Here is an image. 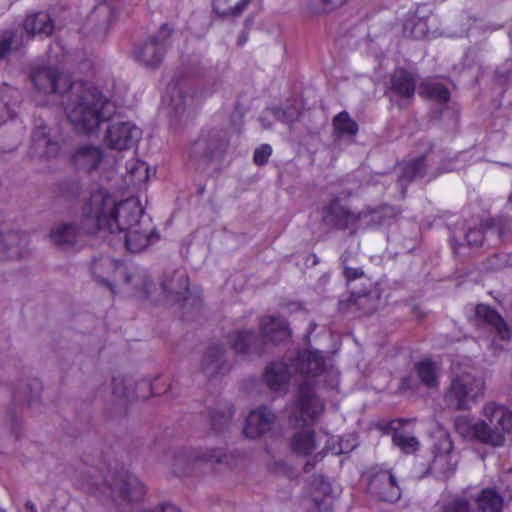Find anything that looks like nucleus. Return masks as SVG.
Returning <instances> with one entry per match:
<instances>
[{"label":"nucleus","mask_w":512,"mask_h":512,"mask_svg":"<svg viewBox=\"0 0 512 512\" xmlns=\"http://www.w3.org/2000/svg\"><path fill=\"white\" fill-rule=\"evenodd\" d=\"M512 266V254L501 252L493 255L487 261V270L498 271Z\"/></svg>","instance_id":"obj_49"},{"label":"nucleus","mask_w":512,"mask_h":512,"mask_svg":"<svg viewBox=\"0 0 512 512\" xmlns=\"http://www.w3.org/2000/svg\"><path fill=\"white\" fill-rule=\"evenodd\" d=\"M233 411L228 407L225 411L216 412L211 416V427L217 433L227 430L231 423Z\"/></svg>","instance_id":"obj_47"},{"label":"nucleus","mask_w":512,"mask_h":512,"mask_svg":"<svg viewBox=\"0 0 512 512\" xmlns=\"http://www.w3.org/2000/svg\"><path fill=\"white\" fill-rule=\"evenodd\" d=\"M103 493L108 495L115 507L120 508L141 503L145 499L147 488L137 475L121 468L107 475Z\"/></svg>","instance_id":"obj_7"},{"label":"nucleus","mask_w":512,"mask_h":512,"mask_svg":"<svg viewBox=\"0 0 512 512\" xmlns=\"http://www.w3.org/2000/svg\"><path fill=\"white\" fill-rule=\"evenodd\" d=\"M453 448L454 444L450 434L440 433L433 444V459L429 465V470L444 477H450L456 470L458 462Z\"/></svg>","instance_id":"obj_12"},{"label":"nucleus","mask_w":512,"mask_h":512,"mask_svg":"<svg viewBox=\"0 0 512 512\" xmlns=\"http://www.w3.org/2000/svg\"><path fill=\"white\" fill-rule=\"evenodd\" d=\"M363 274V271L360 268H351V267H345L344 269V276L348 280H354L359 277H361Z\"/></svg>","instance_id":"obj_55"},{"label":"nucleus","mask_w":512,"mask_h":512,"mask_svg":"<svg viewBox=\"0 0 512 512\" xmlns=\"http://www.w3.org/2000/svg\"><path fill=\"white\" fill-rule=\"evenodd\" d=\"M314 466H315V462L309 460V461L306 462V464L304 466V471L305 472H310L314 468Z\"/></svg>","instance_id":"obj_59"},{"label":"nucleus","mask_w":512,"mask_h":512,"mask_svg":"<svg viewBox=\"0 0 512 512\" xmlns=\"http://www.w3.org/2000/svg\"><path fill=\"white\" fill-rule=\"evenodd\" d=\"M22 45L16 35L11 31L0 33V59L5 58L12 50L18 49Z\"/></svg>","instance_id":"obj_46"},{"label":"nucleus","mask_w":512,"mask_h":512,"mask_svg":"<svg viewBox=\"0 0 512 512\" xmlns=\"http://www.w3.org/2000/svg\"><path fill=\"white\" fill-rule=\"evenodd\" d=\"M23 27L30 37L49 36L54 30V22L49 14L38 12L27 16Z\"/></svg>","instance_id":"obj_27"},{"label":"nucleus","mask_w":512,"mask_h":512,"mask_svg":"<svg viewBox=\"0 0 512 512\" xmlns=\"http://www.w3.org/2000/svg\"><path fill=\"white\" fill-rule=\"evenodd\" d=\"M291 449L298 455H309L315 449V432L311 429L295 432L291 440Z\"/></svg>","instance_id":"obj_35"},{"label":"nucleus","mask_w":512,"mask_h":512,"mask_svg":"<svg viewBox=\"0 0 512 512\" xmlns=\"http://www.w3.org/2000/svg\"><path fill=\"white\" fill-rule=\"evenodd\" d=\"M18 100V90L6 84L0 86V121H6L15 116Z\"/></svg>","instance_id":"obj_31"},{"label":"nucleus","mask_w":512,"mask_h":512,"mask_svg":"<svg viewBox=\"0 0 512 512\" xmlns=\"http://www.w3.org/2000/svg\"><path fill=\"white\" fill-rule=\"evenodd\" d=\"M424 168L425 160L423 158H417L409 162H402L398 167L401 173L400 183L403 184L408 180L422 176Z\"/></svg>","instance_id":"obj_43"},{"label":"nucleus","mask_w":512,"mask_h":512,"mask_svg":"<svg viewBox=\"0 0 512 512\" xmlns=\"http://www.w3.org/2000/svg\"><path fill=\"white\" fill-rule=\"evenodd\" d=\"M153 394L152 383L149 379H141L136 383L133 381L131 401L137 399H148Z\"/></svg>","instance_id":"obj_48"},{"label":"nucleus","mask_w":512,"mask_h":512,"mask_svg":"<svg viewBox=\"0 0 512 512\" xmlns=\"http://www.w3.org/2000/svg\"><path fill=\"white\" fill-rule=\"evenodd\" d=\"M28 242V236L25 233L16 231L0 233V260L24 257Z\"/></svg>","instance_id":"obj_21"},{"label":"nucleus","mask_w":512,"mask_h":512,"mask_svg":"<svg viewBox=\"0 0 512 512\" xmlns=\"http://www.w3.org/2000/svg\"><path fill=\"white\" fill-rule=\"evenodd\" d=\"M127 249L132 253L143 251L150 243V230L144 229L142 223L124 233Z\"/></svg>","instance_id":"obj_33"},{"label":"nucleus","mask_w":512,"mask_h":512,"mask_svg":"<svg viewBox=\"0 0 512 512\" xmlns=\"http://www.w3.org/2000/svg\"><path fill=\"white\" fill-rule=\"evenodd\" d=\"M140 136V129L134 124L117 122L109 126L104 136V143L111 149L125 150L131 148Z\"/></svg>","instance_id":"obj_15"},{"label":"nucleus","mask_w":512,"mask_h":512,"mask_svg":"<svg viewBox=\"0 0 512 512\" xmlns=\"http://www.w3.org/2000/svg\"><path fill=\"white\" fill-rule=\"evenodd\" d=\"M276 419V414L270 407L260 406L249 412L243 433L247 438H259L272 430Z\"/></svg>","instance_id":"obj_16"},{"label":"nucleus","mask_w":512,"mask_h":512,"mask_svg":"<svg viewBox=\"0 0 512 512\" xmlns=\"http://www.w3.org/2000/svg\"><path fill=\"white\" fill-rule=\"evenodd\" d=\"M407 420L403 419H394L388 423V428L393 430L392 441L395 446L400 448L404 453L411 454L414 453L418 447L419 442L416 437L408 435L404 431L399 430L395 427V424H402Z\"/></svg>","instance_id":"obj_32"},{"label":"nucleus","mask_w":512,"mask_h":512,"mask_svg":"<svg viewBox=\"0 0 512 512\" xmlns=\"http://www.w3.org/2000/svg\"><path fill=\"white\" fill-rule=\"evenodd\" d=\"M451 359L452 371L455 377L451 380L449 387L444 394V401L448 408L453 410H469L483 396L485 391L484 379L470 372L459 373V357L455 354Z\"/></svg>","instance_id":"obj_4"},{"label":"nucleus","mask_w":512,"mask_h":512,"mask_svg":"<svg viewBox=\"0 0 512 512\" xmlns=\"http://www.w3.org/2000/svg\"><path fill=\"white\" fill-rule=\"evenodd\" d=\"M189 97L186 96V95H182L181 93H179L178 95V99L177 100H174V105H175V108L176 110L178 111L179 109V104H181L183 107H186L187 106V101H188Z\"/></svg>","instance_id":"obj_56"},{"label":"nucleus","mask_w":512,"mask_h":512,"mask_svg":"<svg viewBox=\"0 0 512 512\" xmlns=\"http://www.w3.org/2000/svg\"><path fill=\"white\" fill-rule=\"evenodd\" d=\"M127 183L136 185L146 181L148 178V169L144 162L138 159H131L126 163Z\"/></svg>","instance_id":"obj_42"},{"label":"nucleus","mask_w":512,"mask_h":512,"mask_svg":"<svg viewBox=\"0 0 512 512\" xmlns=\"http://www.w3.org/2000/svg\"><path fill=\"white\" fill-rule=\"evenodd\" d=\"M161 295H162V299L164 298V287L162 286V292H161Z\"/></svg>","instance_id":"obj_62"},{"label":"nucleus","mask_w":512,"mask_h":512,"mask_svg":"<svg viewBox=\"0 0 512 512\" xmlns=\"http://www.w3.org/2000/svg\"><path fill=\"white\" fill-rule=\"evenodd\" d=\"M7 420L10 422L11 430L12 432L18 437L19 431H18V422L19 419L17 417L16 412L14 409H11L7 414Z\"/></svg>","instance_id":"obj_54"},{"label":"nucleus","mask_w":512,"mask_h":512,"mask_svg":"<svg viewBox=\"0 0 512 512\" xmlns=\"http://www.w3.org/2000/svg\"><path fill=\"white\" fill-rule=\"evenodd\" d=\"M323 401L314 393V385L304 380L298 387L297 408L306 419L315 421L324 411Z\"/></svg>","instance_id":"obj_19"},{"label":"nucleus","mask_w":512,"mask_h":512,"mask_svg":"<svg viewBox=\"0 0 512 512\" xmlns=\"http://www.w3.org/2000/svg\"><path fill=\"white\" fill-rule=\"evenodd\" d=\"M334 131L337 136H353L356 134L358 127L354 120L350 118L347 112H341L334 117Z\"/></svg>","instance_id":"obj_45"},{"label":"nucleus","mask_w":512,"mask_h":512,"mask_svg":"<svg viewBox=\"0 0 512 512\" xmlns=\"http://www.w3.org/2000/svg\"><path fill=\"white\" fill-rule=\"evenodd\" d=\"M225 354H204L202 370L208 378L224 375L229 371Z\"/></svg>","instance_id":"obj_34"},{"label":"nucleus","mask_w":512,"mask_h":512,"mask_svg":"<svg viewBox=\"0 0 512 512\" xmlns=\"http://www.w3.org/2000/svg\"><path fill=\"white\" fill-rule=\"evenodd\" d=\"M293 367L314 387L323 384L330 389L338 388L340 372L332 364L328 365L322 354H296Z\"/></svg>","instance_id":"obj_8"},{"label":"nucleus","mask_w":512,"mask_h":512,"mask_svg":"<svg viewBox=\"0 0 512 512\" xmlns=\"http://www.w3.org/2000/svg\"><path fill=\"white\" fill-rule=\"evenodd\" d=\"M111 386L116 397L131 401L133 379L130 376L122 374L113 376Z\"/></svg>","instance_id":"obj_44"},{"label":"nucleus","mask_w":512,"mask_h":512,"mask_svg":"<svg viewBox=\"0 0 512 512\" xmlns=\"http://www.w3.org/2000/svg\"><path fill=\"white\" fill-rule=\"evenodd\" d=\"M403 33L415 39H421L427 35L428 23L424 11L418 9L411 18L404 22Z\"/></svg>","instance_id":"obj_36"},{"label":"nucleus","mask_w":512,"mask_h":512,"mask_svg":"<svg viewBox=\"0 0 512 512\" xmlns=\"http://www.w3.org/2000/svg\"><path fill=\"white\" fill-rule=\"evenodd\" d=\"M224 145V142L216 134L201 136L196 140L192 147L191 153L193 155L205 154L211 155L217 151V149Z\"/></svg>","instance_id":"obj_40"},{"label":"nucleus","mask_w":512,"mask_h":512,"mask_svg":"<svg viewBox=\"0 0 512 512\" xmlns=\"http://www.w3.org/2000/svg\"><path fill=\"white\" fill-rule=\"evenodd\" d=\"M272 148L268 144H263L258 147L254 152V162L257 165H263L267 163L269 157L271 156Z\"/></svg>","instance_id":"obj_51"},{"label":"nucleus","mask_w":512,"mask_h":512,"mask_svg":"<svg viewBox=\"0 0 512 512\" xmlns=\"http://www.w3.org/2000/svg\"><path fill=\"white\" fill-rule=\"evenodd\" d=\"M125 264L108 256H98L91 262L90 273L99 285L109 289L113 295H117V285Z\"/></svg>","instance_id":"obj_13"},{"label":"nucleus","mask_w":512,"mask_h":512,"mask_svg":"<svg viewBox=\"0 0 512 512\" xmlns=\"http://www.w3.org/2000/svg\"><path fill=\"white\" fill-rule=\"evenodd\" d=\"M295 358L292 360L294 362ZM291 369H294L293 363L291 366L284 362H273L267 368L263 375L266 384L274 391L283 389L290 377Z\"/></svg>","instance_id":"obj_24"},{"label":"nucleus","mask_w":512,"mask_h":512,"mask_svg":"<svg viewBox=\"0 0 512 512\" xmlns=\"http://www.w3.org/2000/svg\"><path fill=\"white\" fill-rule=\"evenodd\" d=\"M142 207L137 198H128L119 203L105 189L93 191L82 208L81 230L95 233L106 230L110 233H126L138 227Z\"/></svg>","instance_id":"obj_2"},{"label":"nucleus","mask_w":512,"mask_h":512,"mask_svg":"<svg viewBox=\"0 0 512 512\" xmlns=\"http://www.w3.org/2000/svg\"><path fill=\"white\" fill-rule=\"evenodd\" d=\"M222 456L223 453L219 449H200L189 454L180 452L175 456V466L180 465L181 467H175L174 473L176 475L184 474L186 472V466L192 460L221 462Z\"/></svg>","instance_id":"obj_25"},{"label":"nucleus","mask_w":512,"mask_h":512,"mask_svg":"<svg viewBox=\"0 0 512 512\" xmlns=\"http://www.w3.org/2000/svg\"><path fill=\"white\" fill-rule=\"evenodd\" d=\"M364 301H366V297H362V298H360V302H361V303H362V302H364Z\"/></svg>","instance_id":"obj_63"},{"label":"nucleus","mask_w":512,"mask_h":512,"mask_svg":"<svg viewBox=\"0 0 512 512\" xmlns=\"http://www.w3.org/2000/svg\"><path fill=\"white\" fill-rule=\"evenodd\" d=\"M134 58L145 68L156 69L160 62V42L158 37L153 36L136 47Z\"/></svg>","instance_id":"obj_23"},{"label":"nucleus","mask_w":512,"mask_h":512,"mask_svg":"<svg viewBox=\"0 0 512 512\" xmlns=\"http://www.w3.org/2000/svg\"><path fill=\"white\" fill-rule=\"evenodd\" d=\"M187 294L188 295H186L184 297V305L185 306H187V305L196 306L200 303V297L198 295L197 289H194V291L188 289Z\"/></svg>","instance_id":"obj_53"},{"label":"nucleus","mask_w":512,"mask_h":512,"mask_svg":"<svg viewBox=\"0 0 512 512\" xmlns=\"http://www.w3.org/2000/svg\"><path fill=\"white\" fill-rule=\"evenodd\" d=\"M484 239L483 228L469 229L466 234L467 244L470 246H480Z\"/></svg>","instance_id":"obj_52"},{"label":"nucleus","mask_w":512,"mask_h":512,"mask_svg":"<svg viewBox=\"0 0 512 512\" xmlns=\"http://www.w3.org/2000/svg\"><path fill=\"white\" fill-rule=\"evenodd\" d=\"M395 216L396 210L391 206L353 213L334 201L325 207L323 221L331 228L357 230L371 225H383L386 223V218Z\"/></svg>","instance_id":"obj_6"},{"label":"nucleus","mask_w":512,"mask_h":512,"mask_svg":"<svg viewBox=\"0 0 512 512\" xmlns=\"http://www.w3.org/2000/svg\"><path fill=\"white\" fill-rule=\"evenodd\" d=\"M250 0H212L215 14L221 17L238 16L247 7Z\"/></svg>","instance_id":"obj_37"},{"label":"nucleus","mask_w":512,"mask_h":512,"mask_svg":"<svg viewBox=\"0 0 512 512\" xmlns=\"http://www.w3.org/2000/svg\"><path fill=\"white\" fill-rule=\"evenodd\" d=\"M139 512H160V508L158 506H155L153 508L142 509Z\"/></svg>","instance_id":"obj_60"},{"label":"nucleus","mask_w":512,"mask_h":512,"mask_svg":"<svg viewBox=\"0 0 512 512\" xmlns=\"http://www.w3.org/2000/svg\"><path fill=\"white\" fill-rule=\"evenodd\" d=\"M311 499L320 512L331 509V485L323 476L314 479Z\"/></svg>","instance_id":"obj_30"},{"label":"nucleus","mask_w":512,"mask_h":512,"mask_svg":"<svg viewBox=\"0 0 512 512\" xmlns=\"http://www.w3.org/2000/svg\"><path fill=\"white\" fill-rule=\"evenodd\" d=\"M260 335L254 330H244L229 336L231 348L238 352L256 347L261 342L282 344L292 337L288 321L279 315H266L259 322Z\"/></svg>","instance_id":"obj_5"},{"label":"nucleus","mask_w":512,"mask_h":512,"mask_svg":"<svg viewBox=\"0 0 512 512\" xmlns=\"http://www.w3.org/2000/svg\"><path fill=\"white\" fill-rule=\"evenodd\" d=\"M292 306H293V308L290 309V311H297L302 308V305L300 303H293Z\"/></svg>","instance_id":"obj_61"},{"label":"nucleus","mask_w":512,"mask_h":512,"mask_svg":"<svg viewBox=\"0 0 512 512\" xmlns=\"http://www.w3.org/2000/svg\"><path fill=\"white\" fill-rule=\"evenodd\" d=\"M25 509L28 511V512H38L37 511V508H36V505L32 502V501H27L26 504H25Z\"/></svg>","instance_id":"obj_58"},{"label":"nucleus","mask_w":512,"mask_h":512,"mask_svg":"<svg viewBox=\"0 0 512 512\" xmlns=\"http://www.w3.org/2000/svg\"><path fill=\"white\" fill-rule=\"evenodd\" d=\"M80 234L75 224L62 223L51 230L50 238L55 245L68 248L77 244Z\"/></svg>","instance_id":"obj_28"},{"label":"nucleus","mask_w":512,"mask_h":512,"mask_svg":"<svg viewBox=\"0 0 512 512\" xmlns=\"http://www.w3.org/2000/svg\"><path fill=\"white\" fill-rule=\"evenodd\" d=\"M414 372L419 381L427 388H437L442 373L441 363L431 357H426L414 365Z\"/></svg>","instance_id":"obj_22"},{"label":"nucleus","mask_w":512,"mask_h":512,"mask_svg":"<svg viewBox=\"0 0 512 512\" xmlns=\"http://www.w3.org/2000/svg\"><path fill=\"white\" fill-rule=\"evenodd\" d=\"M348 0H309L306 12L312 16H323L342 6Z\"/></svg>","instance_id":"obj_41"},{"label":"nucleus","mask_w":512,"mask_h":512,"mask_svg":"<svg viewBox=\"0 0 512 512\" xmlns=\"http://www.w3.org/2000/svg\"><path fill=\"white\" fill-rule=\"evenodd\" d=\"M475 322L495 330L496 338L491 341L489 348L503 350L512 338V325L505 321L502 316L492 307L479 304L475 307Z\"/></svg>","instance_id":"obj_11"},{"label":"nucleus","mask_w":512,"mask_h":512,"mask_svg":"<svg viewBox=\"0 0 512 512\" xmlns=\"http://www.w3.org/2000/svg\"><path fill=\"white\" fill-rule=\"evenodd\" d=\"M475 512H502L504 499L493 488H484L475 498Z\"/></svg>","instance_id":"obj_29"},{"label":"nucleus","mask_w":512,"mask_h":512,"mask_svg":"<svg viewBox=\"0 0 512 512\" xmlns=\"http://www.w3.org/2000/svg\"><path fill=\"white\" fill-rule=\"evenodd\" d=\"M42 389V383L36 377H23L19 379L12 391L13 405L22 408L38 404Z\"/></svg>","instance_id":"obj_17"},{"label":"nucleus","mask_w":512,"mask_h":512,"mask_svg":"<svg viewBox=\"0 0 512 512\" xmlns=\"http://www.w3.org/2000/svg\"><path fill=\"white\" fill-rule=\"evenodd\" d=\"M503 233H504V232H503L502 230H500V231H499V235H500V236H502V235H503Z\"/></svg>","instance_id":"obj_64"},{"label":"nucleus","mask_w":512,"mask_h":512,"mask_svg":"<svg viewBox=\"0 0 512 512\" xmlns=\"http://www.w3.org/2000/svg\"><path fill=\"white\" fill-rule=\"evenodd\" d=\"M34 88L41 94L63 95L69 91L65 113L78 132L90 134L114 113L115 107L99 90L88 83L71 82V77L55 67H36L31 72Z\"/></svg>","instance_id":"obj_1"},{"label":"nucleus","mask_w":512,"mask_h":512,"mask_svg":"<svg viewBox=\"0 0 512 512\" xmlns=\"http://www.w3.org/2000/svg\"><path fill=\"white\" fill-rule=\"evenodd\" d=\"M436 512H475L470 501L464 496H450L436 504Z\"/></svg>","instance_id":"obj_38"},{"label":"nucleus","mask_w":512,"mask_h":512,"mask_svg":"<svg viewBox=\"0 0 512 512\" xmlns=\"http://www.w3.org/2000/svg\"><path fill=\"white\" fill-rule=\"evenodd\" d=\"M162 512H181L176 506L162 502Z\"/></svg>","instance_id":"obj_57"},{"label":"nucleus","mask_w":512,"mask_h":512,"mask_svg":"<svg viewBox=\"0 0 512 512\" xmlns=\"http://www.w3.org/2000/svg\"><path fill=\"white\" fill-rule=\"evenodd\" d=\"M415 92V79L404 69H397L391 78V101L400 108L406 106Z\"/></svg>","instance_id":"obj_20"},{"label":"nucleus","mask_w":512,"mask_h":512,"mask_svg":"<svg viewBox=\"0 0 512 512\" xmlns=\"http://www.w3.org/2000/svg\"><path fill=\"white\" fill-rule=\"evenodd\" d=\"M483 419L474 420L468 416L456 417L454 428L466 440L481 442L492 447L505 443V433H512V411L504 405L491 401L483 407Z\"/></svg>","instance_id":"obj_3"},{"label":"nucleus","mask_w":512,"mask_h":512,"mask_svg":"<svg viewBox=\"0 0 512 512\" xmlns=\"http://www.w3.org/2000/svg\"><path fill=\"white\" fill-rule=\"evenodd\" d=\"M113 20V8L104 2L95 7L88 18V25L96 36L105 35Z\"/></svg>","instance_id":"obj_26"},{"label":"nucleus","mask_w":512,"mask_h":512,"mask_svg":"<svg viewBox=\"0 0 512 512\" xmlns=\"http://www.w3.org/2000/svg\"><path fill=\"white\" fill-rule=\"evenodd\" d=\"M294 116L293 113H287L281 109H267L262 117H261V121L263 123V126L264 127H269L270 126V123H266V118H269V117H273L277 120H280V121H291L292 120V117Z\"/></svg>","instance_id":"obj_50"},{"label":"nucleus","mask_w":512,"mask_h":512,"mask_svg":"<svg viewBox=\"0 0 512 512\" xmlns=\"http://www.w3.org/2000/svg\"><path fill=\"white\" fill-rule=\"evenodd\" d=\"M117 285V295L123 294L138 299L148 298L156 289V284L148 269L125 264Z\"/></svg>","instance_id":"obj_9"},{"label":"nucleus","mask_w":512,"mask_h":512,"mask_svg":"<svg viewBox=\"0 0 512 512\" xmlns=\"http://www.w3.org/2000/svg\"><path fill=\"white\" fill-rule=\"evenodd\" d=\"M419 94L438 102H446L450 97L448 89L436 80L423 82L419 88Z\"/></svg>","instance_id":"obj_39"},{"label":"nucleus","mask_w":512,"mask_h":512,"mask_svg":"<svg viewBox=\"0 0 512 512\" xmlns=\"http://www.w3.org/2000/svg\"><path fill=\"white\" fill-rule=\"evenodd\" d=\"M368 492L384 502L395 503L401 497V489L391 470H380L368 482Z\"/></svg>","instance_id":"obj_14"},{"label":"nucleus","mask_w":512,"mask_h":512,"mask_svg":"<svg viewBox=\"0 0 512 512\" xmlns=\"http://www.w3.org/2000/svg\"><path fill=\"white\" fill-rule=\"evenodd\" d=\"M61 151L60 142L51 135L46 126L37 127L32 134L31 155L39 158H56Z\"/></svg>","instance_id":"obj_18"},{"label":"nucleus","mask_w":512,"mask_h":512,"mask_svg":"<svg viewBox=\"0 0 512 512\" xmlns=\"http://www.w3.org/2000/svg\"><path fill=\"white\" fill-rule=\"evenodd\" d=\"M69 163L79 173L91 174L96 170L113 166L107 153L100 146L81 144L75 147L69 156Z\"/></svg>","instance_id":"obj_10"}]
</instances>
